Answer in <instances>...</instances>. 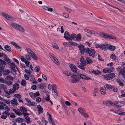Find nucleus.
Returning <instances> with one entry per match:
<instances>
[{
    "label": "nucleus",
    "mask_w": 125,
    "mask_h": 125,
    "mask_svg": "<svg viewBox=\"0 0 125 125\" xmlns=\"http://www.w3.org/2000/svg\"><path fill=\"white\" fill-rule=\"evenodd\" d=\"M105 104L106 106L110 104L113 106L115 105L118 107H121L125 105V102L123 101H115L113 102L110 101H107L105 102Z\"/></svg>",
    "instance_id": "obj_1"
},
{
    "label": "nucleus",
    "mask_w": 125,
    "mask_h": 125,
    "mask_svg": "<svg viewBox=\"0 0 125 125\" xmlns=\"http://www.w3.org/2000/svg\"><path fill=\"white\" fill-rule=\"evenodd\" d=\"M10 25L12 28L16 30L22 32H24L25 30L24 28L21 26L17 23H13L11 24Z\"/></svg>",
    "instance_id": "obj_2"
},
{
    "label": "nucleus",
    "mask_w": 125,
    "mask_h": 125,
    "mask_svg": "<svg viewBox=\"0 0 125 125\" xmlns=\"http://www.w3.org/2000/svg\"><path fill=\"white\" fill-rule=\"evenodd\" d=\"M86 53L88 54L89 56H92L94 58L95 56L96 51L93 49L88 47L86 48Z\"/></svg>",
    "instance_id": "obj_3"
},
{
    "label": "nucleus",
    "mask_w": 125,
    "mask_h": 125,
    "mask_svg": "<svg viewBox=\"0 0 125 125\" xmlns=\"http://www.w3.org/2000/svg\"><path fill=\"white\" fill-rule=\"evenodd\" d=\"M122 65L124 68H122L121 66H119L117 69L118 71L119 72V74L124 76L125 75V62H123Z\"/></svg>",
    "instance_id": "obj_4"
},
{
    "label": "nucleus",
    "mask_w": 125,
    "mask_h": 125,
    "mask_svg": "<svg viewBox=\"0 0 125 125\" xmlns=\"http://www.w3.org/2000/svg\"><path fill=\"white\" fill-rule=\"evenodd\" d=\"M27 50L30 55L35 60H37V57L34 52L29 48H26Z\"/></svg>",
    "instance_id": "obj_5"
},
{
    "label": "nucleus",
    "mask_w": 125,
    "mask_h": 125,
    "mask_svg": "<svg viewBox=\"0 0 125 125\" xmlns=\"http://www.w3.org/2000/svg\"><path fill=\"white\" fill-rule=\"evenodd\" d=\"M49 56L51 59L57 64H59V62L53 54L50 53H49Z\"/></svg>",
    "instance_id": "obj_6"
},
{
    "label": "nucleus",
    "mask_w": 125,
    "mask_h": 125,
    "mask_svg": "<svg viewBox=\"0 0 125 125\" xmlns=\"http://www.w3.org/2000/svg\"><path fill=\"white\" fill-rule=\"evenodd\" d=\"M78 48L81 54H83L86 52V48H85L84 45L82 44H79L78 45Z\"/></svg>",
    "instance_id": "obj_7"
},
{
    "label": "nucleus",
    "mask_w": 125,
    "mask_h": 125,
    "mask_svg": "<svg viewBox=\"0 0 125 125\" xmlns=\"http://www.w3.org/2000/svg\"><path fill=\"white\" fill-rule=\"evenodd\" d=\"M22 114L24 115L25 118L26 120V122L27 123H31L30 117L29 115L30 114L27 113H23Z\"/></svg>",
    "instance_id": "obj_8"
},
{
    "label": "nucleus",
    "mask_w": 125,
    "mask_h": 125,
    "mask_svg": "<svg viewBox=\"0 0 125 125\" xmlns=\"http://www.w3.org/2000/svg\"><path fill=\"white\" fill-rule=\"evenodd\" d=\"M108 46L109 44L104 43L100 46V48L104 51L108 50Z\"/></svg>",
    "instance_id": "obj_9"
},
{
    "label": "nucleus",
    "mask_w": 125,
    "mask_h": 125,
    "mask_svg": "<svg viewBox=\"0 0 125 125\" xmlns=\"http://www.w3.org/2000/svg\"><path fill=\"white\" fill-rule=\"evenodd\" d=\"M77 76L79 78H81L87 80H90L91 79L90 78L87 77L85 75L81 73H79L77 74Z\"/></svg>",
    "instance_id": "obj_10"
},
{
    "label": "nucleus",
    "mask_w": 125,
    "mask_h": 125,
    "mask_svg": "<svg viewBox=\"0 0 125 125\" xmlns=\"http://www.w3.org/2000/svg\"><path fill=\"white\" fill-rule=\"evenodd\" d=\"M2 14L3 16L6 19L10 20L11 21H12L14 20V19L12 17L9 15L7 14L5 12H2Z\"/></svg>",
    "instance_id": "obj_11"
},
{
    "label": "nucleus",
    "mask_w": 125,
    "mask_h": 125,
    "mask_svg": "<svg viewBox=\"0 0 125 125\" xmlns=\"http://www.w3.org/2000/svg\"><path fill=\"white\" fill-rule=\"evenodd\" d=\"M72 71L74 73H77V68L73 64H70L69 65Z\"/></svg>",
    "instance_id": "obj_12"
},
{
    "label": "nucleus",
    "mask_w": 125,
    "mask_h": 125,
    "mask_svg": "<svg viewBox=\"0 0 125 125\" xmlns=\"http://www.w3.org/2000/svg\"><path fill=\"white\" fill-rule=\"evenodd\" d=\"M71 76L72 78L71 82L73 83H76L78 81V79L75 77L77 76V75L73 74L72 75H71Z\"/></svg>",
    "instance_id": "obj_13"
},
{
    "label": "nucleus",
    "mask_w": 125,
    "mask_h": 125,
    "mask_svg": "<svg viewBox=\"0 0 125 125\" xmlns=\"http://www.w3.org/2000/svg\"><path fill=\"white\" fill-rule=\"evenodd\" d=\"M10 44L14 46L16 48L20 50L21 49V48L14 41L11 42Z\"/></svg>",
    "instance_id": "obj_14"
},
{
    "label": "nucleus",
    "mask_w": 125,
    "mask_h": 125,
    "mask_svg": "<svg viewBox=\"0 0 125 125\" xmlns=\"http://www.w3.org/2000/svg\"><path fill=\"white\" fill-rule=\"evenodd\" d=\"M64 35V37L68 41H69V39H71L69 38L70 35L68 31H66L65 32Z\"/></svg>",
    "instance_id": "obj_15"
},
{
    "label": "nucleus",
    "mask_w": 125,
    "mask_h": 125,
    "mask_svg": "<svg viewBox=\"0 0 125 125\" xmlns=\"http://www.w3.org/2000/svg\"><path fill=\"white\" fill-rule=\"evenodd\" d=\"M37 108L38 109V111L39 114H40L41 113H43V109L42 107L40 105H38L37 106Z\"/></svg>",
    "instance_id": "obj_16"
},
{
    "label": "nucleus",
    "mask_w": 125,
    "mask_h": 125,
    "mask_svg": "<svg viewBox=\"0 0 125 125\" xmlns=\"http://www.w3.org/2000/svg\"><path fill=\"white\" fill-rule=\"evenodd\" d=\"M17 99L15 98H13V100L11 101L10 102L11 104L14 106H17L18 104Z\"/></svg>",
    "instance_id": "obj_17"
},
{
    "label": "nucleus",
    "mask_w": 125,
    "mask_h": 125,
    "mask_svg": "<svg viewBox=\"0 0 125 125\" xmlns=\"http://www.w3.org/2000/svg\"><path fill=\"white\" fill-rule=\"evenodd\" d=\"M7 64L6 62L3 60L0 59V66H1L3 67H4L5 66V65Z\"/></svg>",
    "instance_id": "obj_18"
},
{
    "label": "nucleus",
    "mask_w": 125,
    "mask_h": 125,
    "mask_svg": "<svg viewBox=\"0 0 125 125\" xmlns=\"http://www.w3.org/2000/svg\"><path fill=\"white\" fill-rule=\"evenodd\" d=\"M108 34L105 33L101 32L99 34V35L102 38L107 39Z\"/></svg>",
    "instance_id": "obj_19"
},
{
    "label": "nucleus",
    "mask_w": 125,
    "mask_h": 125,
    "mask_svg": "<svg viewBox=\"0 0 125 125\" xmlns=\"http://www.w3.org/2000/svg\"><path fill=\"white\" fill-rule=\"evenodd\" d=\"M80 62L81 64L84 65L85 66H86V59H85L83 57H82L81 58Z\"/></svg>",
    "instance_id": "obj_20"
},
{
    "label": "nucleus",
    "mask_w": 125,
    "mask_h": 125,
    "mask_svg": "<svg viewBox=\"0 0 125 125\" xmlns=\"http://www.w3.org/2000/svg\"><path fill=\"white\" fill-rule=\"evenodd\" d=\"M86 63L89 64H91L93 63V61L91 58L88 57L86 58Z\"/></svg>",
    "instance_id": "obj_21"
},
{
    "label": "nucleus",
    "mask_w": 125,
    "mask_h": 125,
    "mask_svg": "<svg viewBox=\"0 0 125 125\" xmlns=\"http://www.w3.org/2000/svg\"><path fill=\"white\" fill-rule=\"evenodd\" d=\"M10 73V71L9 69H6L3 72V74L4 76H6L8 75Z\"/></svg>",
    "instance_id": "obj_22"
},
{
    "label": "nucleus",
    "mask_w": 125,
    "mask_h": 125,
    "mask_svg": "<svg viewBox=\"0 0 125 125\" xmlns=\"http://www.w3.org/2000/svg\"><path fill=\"white\" fill-rule=\"evenodd\" d=\"M48 120L49 122L51 123L52 125H55V124L54 122V121L53 119L52 118V117L50 116V117H48Z\"/></svg>",
    "instance_id": "obj_23"
},
{
    "label": "nucleus",
    "mask_w": 125,
    "mask_h": 125,
    "mask_svg": "<svg viewBox=\"0 0 125 125\" xmlns=\"http://www.w3.org/2000/svg\"><path fill=\"white\" fill-rule=\"evenodd\" d=\"M13 87L14 89L16 90L19 88V85L18 83H15L13 85Z\"/></svg>",
    "instance_id": "obj_24"
},
{
    "label": "nucleus",
    "mask_w": 125,
    "mask_h": 125,
    "mask_svg": "<svg viewBox=\"0 0 125 125\" xmlns=\"http://www.w3.org/2000/svg\"><path fill=\"white\" fill-rule=\"evenodd\" d=\"M107 37V39H110L116 40V38L113 35L111 34H108Z\"/></svg>",
    "instance_id": "obj_25"
},
{
    "label": "nucleus",
    "mask_w": 125,
    "mask_h": 125,
    "mask_svg": "<svg viewBox=\"0 0 125 125\" xmlns=\"http://www.w3.org/2000/svg\"><path fill=\"white\" fill-rule=\"evenodd\" d=\"M116 47L115 46H114L112 45H109V44L108 50H110L112 51H114L115 50Z\"/></svg>",
    "instance_id": "obj_26"
},
{
    "label": "nucleus",
    "mask_w": 125,
    "mask_h": 125,
    "mask_svg": "<svg viewBox=\"0 0 125 125\" xmlns=\"http://www.w3.org/2000/svg\"><path fill=\"white\" fill-rule=\"evenodd\" d=\"M52 93L53 95L55 98H56L57 97L58 93L57 90L52 91Z\"/></svg>",
    "instance_id": "obj_27"
},
{
    "label": "nucleus",
    "mask_w": 125,
    "mask_h": 125,
    "mask_svg": "<svg viewBox=\"0 0 125 125\" xmlns=\"http://www.w3.org/2000/svg\"><path fill=\"white\" fill-rule=\"evenodd\" d=\"M38 87L40 89H43L45 87V86L44 84L41 83L38 84Z\"/></svg>",
    "instance_id": "obj_28"
},
{
    "label": "nucleus",
    "mask_w": 125,
    "mask_h": 125,
    "mask_svg": "<svg viewBox=\"0 0 125 125\" xmlns=\"http://www.w3.org/2000/svg\"><path fill=\"white\" fill-rule=\"evenodd\" d=\"M5 49L8 52H10L11 51V49L10 46L7 45H6L4 47Z\"/></svg>",
    "instance_id": "obj_29"
},
{
    "label": "nucleus",
    "mask_w": 125,
    "mask_h": 125,
    "mask_svg": "<svg viewBox=\"0 0 125 125\" xmlns=\"http://www.w3.org/2000/svg\"><path fill=\"white\" fill-rule=\"evenodd\" d=\"M92 73L95 75L100 74L101 73V72L99 70H97L96 71L94 70H93L92 71Z\"/></svg>",
    "instance_id": "obj_30"
},
{
    "label": "nucleus",
    "mask_w": 125,
    "mask_h": 125,
    "mask_svg": "<svg viewBox=\"0 0 125 125\" xmlns=\"http://www.w3.org/2000/svg\"><path fill=\"white\" fill-rule=\"evenodd\" d=\"M20 110L21 112H27V109L23 106H21V107Z\"/></svg>",
    "instance_id": "obj_31"
},
{
    "label": "nucleus",
    "mask_w": 125,
    "mask_h": 125,
    "mask_svg": "<svg viewBox=\"0 0 125 125\" xmlns=\"http://www.w3.org/2000/svg\"><path fill=\"white\" fill-rule=\"evenodd\" d=\"M30 80L31 82L35 84H37L38 83V82L35 80L34 77L33 76L32 78L30 79Z\"/></svg>",
    "instance_id": "obj_32"
},
{
    "label": "nucleus",
    "mask_w": 125,
    "mask_h": 125,
    "mask_svg": "<svg viewBox=\"0 0 125 125\" xmlns=\"http://www.w3.org/2000/svg\"><path fill=\"white\" fill-rule=\"evenodd\" d=\"M13 111L15 113L18 115H21L22 114V113H21V112L16 110L13 109Z\"/></svg>",
    "instance_id": "obj_33"
},
{
    "label": "nucleus",
    "mask_w": 125,
    "mask_h": 125,
    "mask_svg": "<svg viewBox=\"0 0 125 125\" xmlns=\"http://www.w3.org/2000/svg\"><path fill=\"white\" fill-rule=\"evenodd\" d=\"M76 35L74 33H72L71 35H70V36L69 38L71 39H69V40H72V39H74L76 38Z\"/></svg>",
    "instance_id": "obj_34"
},
{
    "label": "nucleus",
    "mask_w": 125,
    "mask_h": 125,
    "mask_svg": "<svg viewBox=\"0 0 125 125\" xmlns=\"http://www.w3.org/2000/svg\"><path fill=\"white\" fill-rule=\"evenodd\" d=\"M29 94L31 98L34 99H35V96L34 93L32 92H30L29 93Z\"/></svg>",
    "instance_id": "obj_35"
},
{
    "label": "nucleus",
    "mask_w": 125,
    "mask_h": 125,
    "mask_svg": "<svg viewBox=\"0 0 125 125\" xmlns=\"http://www.w3.org/2000/svg\"><path fill=\"white\" fill-rule=\"evenodd\" d=\"M53 47L55 49L58 50L59 49V47L54 42H52V44Z\"/></svg>",
    "instance_id": "obj_36"
},
{
    "label": "nucleus",
    "mask_w": 125,
    "mask_h": 125,
    "mask_svg": "<svg viewBox=\"0 0 125 125\" xmlns=\"http://www.w3.org/2000/svg\"><path fill=\"white\" fill-rule=\"evenodd\" d=\"M16 120L17 122L21 123L23 121V119L19 117L16 118Z\"/></svg>",
    "instance_id": "obj_37"
},
{
    "label": "nucleus",
    "mask_w": 125,
    "mask_h": 125,
    "mask_svg": "<svg viewBox=\"0 0 125 125\" xmlns=\"http://www.w3.org/2000/svg\"><path fill=\"white\" fill-rule=\"evenodd\" d=\"M70 44L73 46H77L78 44L74 42L71 41H70Z\"/></svg>",
    "instance_id": "obj_38"
},
{
    "label": "nucleus",
    "mask_w": 125,
    "mask_h": 125,
    "mask_svg": "<svg viewBox=\"0 0 125 125\" xmlns=\"http://www.w3.org/2000/svg\"><path fill=\"white\" fill-rule=\"evenodd\" d=\"M81 114L83 116L86 118H88V117L89 116L88 115L86 111L85 112H84L82 113Z\"/></svg>",
    "instance_id": "obj_39"
},
{
    "label": "nucleus",
    "mask_w": 125,
    "mask_h": 125,
    "mask_svg": "<svg viewBox=\"0 0 125 125\" xmlns=\"http://www.w3.org/2000/svg\"><path fill=\"white\" fill-rule=\"evenodd\" d=\"M37 105V104L36 103L34 102H30L29 105H27L30 106H35Z\"/></svg>",
    "instance_id": "obj_40"
},
{
    "label": "nucleus",
    "mask_w": 125,
    "mask_h": 125,
    "mask_svg": "<svg viewBox=\"0 0 125 125\" xmlns=\"http://www.w3.org/2000/svg\"><path fill=\"white\" fill-rule=\"evenodd\" d=\"M103 72L106 73H110V72L109 70V68H105L103 70Z\"/></svg>",
    "instance_id": "obj_41"
},
{
    "label": "nucleus",
    "mask_w": 125,
    "mask_h": 125,
    "mask_svg": "<svg viewBox=\"0 0 125 125\" xmlns=\"http://www.w3.org/2000/svg\"><path fill=\"white\" fill-rule=\"evenodd\" d=\"M78 111L81 114L82 113L84 112L85 111L84 109L82 108H79L78 109Z\"/></svg>",
    "instance_id": "obj_42"
},
{
    "label": "nucleus",
    "mask_w": 125,
    "mask_h": 125,
    "mask_svg": "<svg viewBox=\"0 0 125 125\" xmlns=\"http://www.w3.org/2000/svg\"><path fill=\"white\" fill-rule=\"evenodd\" d=\"M13 83L12 81H6L5 84H7L9 86H10Z\"/></svg>",
    "instance_id": "obj_43"
},
{
    "label": "nucleus",
    "mask_w": 125,
    "mask_h": 125,
    "mask_svg": "<svg viewBox=\"0 0 125 125\" xmlns=\"http://www.w3.org/2000/svg\"><path fill=\"white\" fill-rule=\"evenodd\" d=\"M63 73L66 75L71 76L70 72L68 71H64L63 72Z\"/></svg>",
    "instance_id": "obj_44"
},
{
    "label": "nucleus",
    "mask_w": 125,
    "mask_h": 125,
    "mask_svg": "<svg viewBox=\"0 0 125 125\" xmlns=\"http://www.w3.org/2000/svg\"><path fill=\"white\" fill-rule=\"evenodd\" d=\"M116 81L120 85L123 86H124V84L119 79H117Z\"/></svg>",
    "instance_id": "obj_45"
},
{
    "label": "nucleus",
    "mask_w": 125,
    "mask_h": 125,
    "mask_svg": "<svg viewBox=\"0 0 125 125\" xmlns=\"http://www.w3.org/2000/svg\"><path fill=\"white\" fill-rule=\"evenodd\" d=\"M26 83V82L25 80L24 79H23L21 82V84L23 86H25Z\"/></svg>",
    "instance_id": "obj_46"
},
{
    "label": "nucleus",
    "mask_w": 125,
    "mask_h": 125,
    "mask_svg": "<svg viewBox=\"0 0 125 125\" xmlns=\"http://www.w3.org/2000/svg\"><path fill=\"white\" fill-rule=\"evenodd\" d=\"M6 79L7 80H14V78L11 76L8 75L7 76L6 78Z\"/></svg>",
    "instance_id": "obj_47"
},
{
    "label": "nucleus",
    "mask_w": 125,
    "mask_h": 125,
    "mask_svg": "<svg viewBox=\"0 0 125 125\" xmlns=\"http://www.w3.org/2000/svg\"><path fill=\"white\" fill-rule=\"evenodd\" d=\"M100 92L101 94L103 95H104L106 94V92L103 88H101Z\"/></svg>",
    "instance_id": "obj_48"
},
{
    "label": "nucleus",
    "mask_w": 125,
    "mask_h": 125,
    "mask_svg": "<svg viewBox=\"0 0 125 125\" xmlns=\"http://www.w3.org/2000/svg\"><path fill=\"white\" fill-rule=\"evenodd\" d=\"M33 70L32 69H31L30 71L29 70H27V69H25V71L26 73L27 74H28L29 75L31 74V73L32 72Z\"/></svg>",
    "instance_id": "obj_49"
},
{
    "label": "nucleus",
    "mask_w": 125,
    "mask_h": 125,
    "mask_svg": "<svg viewBox=\"0 0 125 125\" xmlns=\"http://www.w3.org/2000/svg\"><path fill=\"white\" fill-rule=\"evenodd\" d=\"M109 74L110 79L113 78L115 76V75L113 73H110Z\"/></svg>",
    "instance_id": "obj_50"
},
{
    "label": "nucleus",
    "mask_w": 125,
    "mask_h": 125,
    "mask_svg": "<svg viewBox=\"0 0 125 125\" xmlns=\"http://www.w3.org/2000/svg\"><path fill=\"white\" fill-rule=\"evenodd\" d=\"M85 66L84 65H83L82 64L80 65H79L78 66V67L80 69L83 70H85V68L84 67Z\"/></svg>",
    "instance_id": "obj_51"
},
{
    "label": "nucleus",
    "mask_w": 125,
    "mask_h": 125,
    "mask_svg": "<svg viewBox=\"0 0 125 125\" xmlns=\"http://www.w3.org/2000/svg\"><path fill=\"white\" fill-rule=\"evenodd\" d=\"M76 40H77L80 41L81 40V36L80 34H78L76 38Z\"/></svg>",
    "instance_id": "obj_52"
},
{
    "label": "nucleus",
    "mask_w": 125,
    "mask_h": 125,
    "mask_svg": "<svg viewBox=\"0 0 125 125\" xmlns=\"http://www.w3.org/2000/svg\"><path fill=\"white\" fill-rule=\"evenodd\" d=\"M106 87L108 89H110L113 88L114 86L113 85L106 84Z\"/></svg>",
    "instance_id": "obj_53"
},
{
    "label": "nucleus",
    "mask_w": 125,
    "mask_h": 125,
    "mask_svg": "<svg viewBox=\"0 0 125 125\" xmlns=\"http://www.w3.org/2000/svg\"><path fill=\"white\" fill-rule=\"evenodd\" d=\"M0 88L3 89H6V85L4 84H1L0 85Z\"/></svg>",
    "instance_id": "obj_54"
},
{
    "label": "nucleus",
    "mask_w": 125,
    "mask_h": 125,
    "mask_svg": "<svg viewBox=\"0 0 125 125\" xmlns=\"http://www.w3.org/2000/svg\"><path fill=\"white\" fill-rule=\"evenodd\" d=\"M14 95L15 97H16L17 98L20 99L21 98V95L19 94H14Z\"/></svg>",
    "instance_id": "obj_55"
},
{
    "label": "nucleus",
    "mask_w": 125,
    "mask_h": 125,
    "mask_svg": "<svg viewBox=\"0 0 125 125\" xmlns=\"http://www.w3.org/2000/svg\"><path fill=\"white\" fill-rule=\"evenodd\" d=\"M4 60L7 62V63L8 65H9L10 64L11 61L9 58H6L5 59H4Z\"/></svg>",
    "instance_id": "obj_56"
},
{
    "label": "nucleus",
    "mask_w": 125,
    "mask_h": 125,
    "mask_svg": "<svg viewBox=\"0 0 125 125\" xmlns=\"http://www.w3.org/2000/svg\"><path fill=\"white\" fill-rule=\"evenodd\" d=\"M6 81L2 77L0 78V82H1L3 83H5Z\"/></svg>",
    "instance_id": "obj_57"
},
{
    "label": "nucleus",
    "mask_w": 125,
    "mask_h": 125,
    "mask_svg": "<svg viewBox=\"0 0 125 125\" xmlns=\"http://www.w3.org/2000/svg\"><path fill=\"white\" fill-rule=\"evenodd\" d=\"M69 44H70V41L68 42H64L63 43V45L66 47L69 46Z\"/></svg>",
    "instance_id": "obj_58"
},
{
    "label": "nucleus",
    "mask_w": 125,
    "mask_h": 125,
    "mask_svg": "<svg viewBox=\"0 0 125 125\" xmlns=\"http://www.w3.org/2000/svg\"><path fill=\"white\" fill-rule=\"evenodd\" d=\"M109 74H106L104 76V78L106 79L107 80H110V78L109 77Z\"/></svg>",
    "instance_id": "obj_59"
},
{
    "label": "nucleus",
    "mask_w": 125,
    "mask_h": 125,
    "mask_svg": "<svg viewBox=\"0 0 125 125\" xmlns=\"http://www.w3.org/2000/svg\"><path fill=\"white\" fill-rule=\"evenodd\" d=\"M15 91L16 90L14 89L13 88L10 89L9 90V93L10 94H11L13 93L14 92H15Z\"/></svg>",
    "instance_id": "obj_60"
},
{
    "label": "nucleus",
    "mask_w": 125,
    "mask_h": 125,
    "mask_svg": "<svg viewBox=\"0 0 125 125\" xmlns=\"http://www.w3.org/2000/svg\"><path fill=\"white\" fill-rule=\"evenodd\" d=\"M40 69V67L39 66H36L35 68V70L37 73H38L39 72Z\"/></svg>",
    "instance_id": "obj_61"
},
{
    "label": "nucleus",
    "mask_w": 125,
    "mask_h": 125,
    "mask_svg": "<svg viewBox=\"0 0 125 125\" xmlns=\"http://www.w3.org/2000/svg\"><path fill=\"white\" fill-rule=\"evenodd\" d=\"M42 121L43 123L47 125L48 123V122L47 121H46L44 117H42Z\"/></svg>",
    "instance_id": "obj_62"
},
{
    "label": "nucleus",
    "mask_w": 125,
    "mask_h": 125,
    "mask_svg": "<svg viewBox=\"0 0 125 125\" xmlns=\"http://www.w3.org/2000/svg\"><path fill=\"white\" fill-rule=\"evenodd\" d=\"M52 91L57 90L56 88V85L55 84L53 85L52 86Z\"/></svg>",
    "instance_id": "obj_63"
},
{
    "label": "nucleus",
    "mask_w": 125,
    "mask_h": 125,
    "mask_svg": "<svg viewBox=\"0 0 125 125\" xmlns=\"http://www.w3.org/2000/svg\"><path fill=\"white\" fill-rule=\"evenodd\" d=\"M49 6H46V5H44L43 6H42V8L44 9V10H47Z\"/></svg>",
    "instance_id": "obj_64"
}]
</instances>
